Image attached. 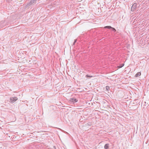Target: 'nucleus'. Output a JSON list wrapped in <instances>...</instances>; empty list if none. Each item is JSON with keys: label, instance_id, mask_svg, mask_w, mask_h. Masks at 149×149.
<instances>
[{"label": "nucleus", "instance_id": "f257e3e1", "mask_svg": "<svg viewBox=\"0 0 149 149\" xmlns=\"http://www.w3.org/2000/svg\"><path fill=\"white\" fill-rule=\"evenodd\" d=\"M17 100L16 97H11L10 98L9 102L10 103H13Z\"/></svg>", "mask_w": 149, "mask_h": 149}, {"label": "nucleus", "instance_id": "f03ea898", "mask_svg": "<svg viewBox=\"0 0 149 149\" xmlns=\"http://www.w3.org/2000/svg\"><path fill=\"white\" fill-rule=\"evenodd\" d=\"M104 28H108L109 29H111V31H113L114 32H116V29L110 26H105L104 27Z\"/></svg>", "mask_w": 149, "mask_h": 149}, {"label": "nucleus", "instance_id": "7ed1b4c3", "mask_svg": "<svg viewBox=\"0 0 149 149\" xmlns=\"http://www.w3.org/2000/svg\"><path fill=\"white\" fill-rule=\"evenodd\" d=\"M36 0H31L30 2L27 4V6H28L34 4L36 3Z\"/></svg>", "mask_w": 149, "mask_h": 149}, {"label": "nucleus", "instance_id": "20e7f679", "mask_svg": "<svg viewBox=\"0 0 149 149\" xmlns=\"http://www.w3.org/2000/svg\"><path fill=\"white\" fill-rule=\"evenodd\" d=\"M136 3H134L131 8V10L132 11H134V10L136 9Z\"/></svg>", "mask_w": 149, "mask_h": 149}, {"label": "nucleus", "instance_id": "39448f33", "mask_svg": "<svg viewBox=\"0 0 149 149\" xmlns=\"http://www.w3.org/2000/svg\"><path fill=\"white\" fill-rule=\"evenodd\" d=\"M77 100L75 98H70V101L71 102H77Z\"/></svg>", "mask_w": 149, "mask_h": 149}, {"label": "nucleus", "instance_id": "423d86ee", "mask_svg": "<svg viewBox=\"0 0 149 149\" xmlns=\"http://www.w3.org/2000/svg\"><path fill=\"white\" fill-rule=\"evenodd\" d=\"M109 144L108 143L106 144L104 146V148L105 149H107L109 148Z\"/></svg>", "mask_w": 149, "mask_h": 149}, {"label": "nucleus", "instance_id": "0eeeda50", "mask_svg": "<svg viewBox=\"0 0 149 149\" xmlns=\"http://www.w3.org/2000/svg\"><path fill=\"white\" fill-rule=\"evenodd\" d=\"M141 75V73L140 72H137L135 75V77H139Z\"/></svg>", "mask_w": 149, "mask_h": 149}, {"label": "nucleus", "instance_id": "6e6552de", "mask_svg": "<svg viewBox=\"0 0 149 149\" xmlns=\"http://www.w3.org/2000/svg\"><path fill=\"white\" fill-rule=\"evenodd\" d=\"M124 65V64H123V63H122L121 65H120L119 66H118V68H121Z\"/></svg>", "mask_w": 149, "mask_h": 149}, {"label": "nucleus", "instance_id": "1a4fd4ad", "mask_svg": "<svg viewBox=\"0 0 149 149\" xmlns=\"http://www.w3.org/2000/svg\"><path fill=\"white\" fill-rule=\"evenodd\" d=\"M106 90L108 91H109L110 89L109 87V86H107L106 87Z\"/></svg>", "mask_w": 149, "mask_h": 149}, {"label": "nucleus", "instance_id": "9d476101", "mask_svg": "<svg viewBox=\"0 0 149 149\" xmlns=\"http://www.w3.org/2000/svg\"><path fill=\"white\" fill-rule=\"evenodd\" d=\"M92 77V76H89V75H86V77Z\"/></svg>", "mask_w": 149, "mask_h": 149}, {"label": "nucleus", "instance_id": "9b49d317", "mask_svg": "<svg viewBox=\"0 0 149 149\" xmlns=\"http://www.w3.org/2000/svg\"><path fill=\"white\" fill-rule=\"evenodd\" d=\"M76 41H77V40L76 39L74 41V43H73V45H74L76 43Z\"/></svg>", "mask_w": 149, "mask_h": 149}, {"label": "nucleus", "instance_id": "f8f14e48", "mask_svg": "<svg viewBox=\"0 0 149 149\" xmlns=\"http://www.w3.org/2000/svg\"><path fill=\"white\" fill-rule=\"evenodd\" d=\"M91 123H89V125H91Z\"/></svg>", "mask_w": 149, "mask_h": 149}, {"label": "nucleus", "instance_id": "ddd939ff", "mask_svg": "<svg viewBox=\"0 0 149 149\" xmlns=\"http://www.w3.org/2000/svg\"><path fill=\"white\" fill-rule=\"evenodd\" d=\"M91 123H89V125H91Z\"/></svg>", "mask_w": 149, "mask_h": 149}]
</instances>
